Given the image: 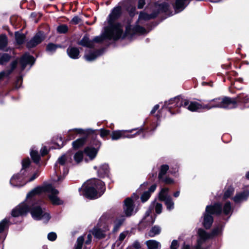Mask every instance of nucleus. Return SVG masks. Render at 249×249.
Instances as JSON below:
<instances>
[{
  "instance_id": "nucleus-29",
  "label": "nucleus",
  "mask_w": 249,
  "mask_h": 249,
  "mask_svg": "<svg viewBox=\"0 0 249 249\" xmlns=\"http://www.w3.org/2000/svg\"><path fill=\"white\" fill-rule=\"evenodd\" d=\"M222 209V212L224 213L225 215H228L229 214H231L232 212V209L231 206V203L230 201H227L225 203L223 207H222L221 205L219 203Z\"/></svg>"
},
{
  "instance_id": "nucleus-16",
  "label": "nucleus",
  "mask_w": 249,
  "mask_h": 249,
  "mask_svg": "<svg viewBox=\"0 0 249 249\" xmlns=\"http://www.w3.org/2000/svg\"><path fill=\"white\" fill-rule=\"evenodd\" d=\"M249 196V191H246L241 193L237 194L234 197L232 198L233 200L236 203H240L247 200Z\"/></svg>"
},
{
  "instance_id": "nucleus-37",
  "label": "nucleus",
  "mask_w": 249,
  "mask_h": 249,
  "mask_svg": "<svg viewBox=\"0 0 249 249\" xmlns=\"http://www.w3.org/2000/svg\"><path fill=\"white\" fill-rule=\"evenodd\" d=\"M30 155L32 160L35 163H38L39 162L40 160V156L36 150L32 149L30 152Z\"/></svg>"
},
{
  "instance_id": "nucleus-22",
  "label": "nucleus",
  "mask_w": 249,
  "mask_h": 249,
  "mask_svg": "<svg viewBox=\"0 0 249 249\" xmlns=\"http://www.w3.org/2000/svg\"><path fill=\"white\" fill-rule=\"evenodd\" d=\"M158 14V12H154L151 14H148L144 12H141L140 13L139 16L138 20L139 21L143 20H148L150 19H152L157 17Z\"/></svg>"
},
{
  "instance_id": "nucleus-56",
  "label": "nucleus",
  "mask_w": 249,
  "mask_h": 249,
  "mask_svg": "<svg viewBox=\"0 0 249 249\" xmlns=\"http://www.w3.org/2000/svg\"><path fill=\"white\" fill-rule=\"evenodd\" d=\"M22 77L20 76L17 78V81H16V88H19L20 87V85L22 83Z\"/></svg>"
},
{
  "instance_id": "nucleus-35",
  "label": "nucleus",
  "mask_w": 249,
  "mask_h": 249,
  "mask_svg": "<svg viewBox=\"0 0 249 249\" xmlns=\"http://www.w3.org/2000/svg\"><path fill=\"white\" fill-rule=\"evenodd\" d=\"M160 228L158 226L153 227L148 232L150 237H154L160 232Z\"/></svg>"
},
{
  "instance_id": "nucleus-7",
  "label": "nucleus",
  "mask_w": 249,
  "mask_h": 249,
  "mask_svg": "<svg viewBox=\"0 0 249 249\" xmlns=\"http://www.w3.org/2000/svg\"><path fill=\"white\" fill-rule=\"evenodd\" d=\"M222 213L221 206L218 203H214L213 205H208L203 214V220L202 224L206 229H210L211 227L213 218L212 214L219 215Z\"/></svg>"
},
{
  "instance_id": "nucleus-32",
  "label": "nucleus",
  "mask_w": 249,
  "mask_h": 249,
  "mask_svg": "<svg viewBox=\"0 0 249 249\" xmlns=\"http://www.w3.org/2000/svg\"><path fill=\"white\" fill-rule=\"evenodd\" d=\"M168 191L169 189L167 188L161 189L160 192L159 194V199L163 201L168 197H170V196L168 194Z\"/></svg>"
},
{
  "instance_id": "nucleus-8",
  "label": "nucleus",
  "mask_w": 249,
  "mask_h": 249,
  "mask_svg": "<svg viewBox=\"0 0 249 249\" xmlns=\"http://www.w3.org/2000/svg\"><path fill=\"white\" fill-rule=\"evenodd\" d=\"M70 162L69 158L67 154H64L58 159L54 166L55 172L58 176L56 181H61L68 173V164Z\"/></svg>"
},
{
  "instance_id": "nucleus-11",
  "label": "nucleus",
  "mask_w": 249,
  "mask_h": 249,
  "mask_svg": "<svg viewBox=\"0 0 249 249\" xmlns=\"http://www.w3.org/2000/svg\"><path fill=\"white\" fill-rule=\"evenodd\" d=\"M109 231V226L108 224H105L104 226L101 228L98 226L94 227L90 232L97 239L105 238L107 235V232Z\"/></svg>"
},
{
  "instance_id": "nucleus-24",
  "label": "nucleus",
  "mask_w": 249,
  "mask_h": 249,
  "mask_svg": "<svg viewBox=\"0 0 249 249\" xmlns=\"http://www.w3.org/2000/svg\"><path fill=\"white\" fill-rule=\"evenodd\" d=\"M18 64V61L15 60L13 61L11 64V69L8 70L3 71L0 72V80L4 77L8 76L13 71V70L16 68Z\"/></svg>"
},
{
  "instance_id": "nucleus-14",
  "label": "nucleus",
  "mask_w": 249,
  "mask_h": 249,
  "mask_svg": "<svg viewBox=\"0 0 249 249\" xmlns=\"http://www.w3.org/2000/svg\"><path fill=\"white\" fill-rule=\"evenodd\" d=\"M119 4H121L122 7L124 8L128 11L129 15L133 17L135 14L136 7L134 3L129 0H123L119 2Z\"/></svg>"
},
{
  "instance_id": "nucleus-43",
  "label": "nucleus",
  "mask_w": 249,
  "mask_h": 249,
  "mask_svg": "<svg viewBox=\"0 0 249 249\" xmlns=\"http://www.w3.org/2000/svg\"><path fill=\"white\" fill-rule=\"evenodd\" d=\"M105 38L109 39H113V38H109L107 36L105 35V28H104V32L103 34L100 36H97L94 37L93 40H92L94 42H100L102 41Z\"/></svg>"
},
{
  "instance_id": "nucleus-34",
  "label": "nucleus",
  "mask_w": 249,
  "mask_h": 249,
  "mask_svg": "<svg viewBox=\"0 0 249 249\" xmlns=\"http://www.w3.org/2000/svg\"><path fill=\"white\" fill-rule=\"evenodd\" d=\"M86 139L81 138L78 139L76 141L72 142V146L74 149H78L82 146L85 142Z\"/></svg>"
},
{
  "instance_id": "nucleus-38",
  "label": "nucleus",
  "mask_w": 249,
  "mask_h": 249,
  "mask_svg": "<svg viewBox=\"0 0 249 249\" xmlns=\"http://www.w3.org/2000/svg\"><path fill=\"white\" fill-rule=\"evenodd\" d=\"M153 206L155 210L156 213L157 214H160L162 210V205L161 203L157 202L156 201H154L152 202L151 207Z\"/></svg>"
},
{
  "instance_id": "nucleus-45",
  "label": "nucleus",
  "mask_w": 249,
  "mask_h": 249,
  "mask_svg": "<svg viewBox=\"0 0 249 249\" xmlns=\"http://www.w3.org/2000/svg\"><path fill=\"white\" fill-rule=\"evenodd\" d=\"M58 47H60V46L56 45L53 43H50L47 45L46 50L47 52L52 53L55 52L56 49Z\"/></svg>"
},
{
  "instance_id": "nucleus-20",
  "label": "nucleus",
  "mask_w": 249,
  "mask_h": 249,
  "mask_svg": "<svg viewBox=\"0 0 249 249\" xmlns=\"http://www.w3.org/2000/svg\"><path fill=\"white\" fill-rule=\"evenodd\" d=\"M103 50H99L91 52L89 54H86L85 55V59L88 61H92L95 60L98 56L102 55L103 53Z\"/></svg>"
},
{
  "instance_id": "nucleus-54",
  "label": "nucleus",
  "mask_w": 249,
  "mask_h": 249,
  "mask_svg": "<svg viewBox=\"0 0 249 249\" xmlns=\"http://www.w3.org/2000/svg\"><path fill=\"white\" fill-rule=\"evenodd\" d=\"M161 181L164 182L165 184H172L174 182V180L170 178H162V179Z\"/></svg>"
},
{
  "instance_id": "nucleus-49",
  "label": "nucleus",
  "mask_w": 249,
  "mask_h": 249,
  "mask_svg": "<svg viewBox=\"0 0 249 249\" xmlns=\"http://www.w3.org/2000/svg\"><path fill=\"white\" fill-rule=\"evenodd\" d=\"M134 31L136 33H140V34H144L146 33L145 29L140 26H136L134 28Z\"/></svg>"
},
{
  "instance_id": "nucleus-36",
  "label": "nucleus",
  "mask_w": 249,
  "mask_h": 249,
  "mask_svg": "<svg viewBox=\"0 0 249 249\" xmlns=\"http://www.w3.org/2000/svg\"><path fill=\"white\" fill-rule=\"evenodd\" d=\"M234 188L230 186L227 188H225L223 198L225 199L229 198L234 193Z\"/></svg>"
},
{
  "instance_id": "nucleus-61",
  "label": "nucleus",
  "mask_w": 249,
  "mask_h": 249,
  "mask_svg": "<svg viewBox=\"0 0 249 249\" xmlns=\"http://www.w3.org/2000/svg\"><path fill=\"white\" fill-rule=\"evenodd\" d=\"M159 108V105H155L154 107L153 108V109H152V110L151 111V114H154L158 109V108Z\"/></svg>"
},
{
  "instance_id": "nucleus-3",
  "label": "nucleus",
  "mask_w": 249,
  "mask_h": 249,
  "mask_svg": "<svg viewBox=\"0 0 249 249\" xmlns=\"http://www.w3.org/2000/svg\"><path fill=\"white\" fill-rule=\"evenodd\" d=\"M106 190L104 182L98 179H91L85 182L78 190L80 195L89 199L101 196Z\"/></svg>"
},
{
  "instance_id": "nucleus-12",
  "label": "nucleus",
  "mask_w": 249,
  "mask_h": 249,
  "mask_svg": "<svg viewBox=\"0 0 249 249\" xmlns=\"http://www.w3.org/2000/svg\"><path fill=\"white\" fill-rule=\"evenodd\" d=\"M45 38L44 34L41 32L37 33L31 40L27 42V47L32 48L40 43Z\"/></svg>"
},
{
  "instance_id": "nucleus-48",
  "label": "nucleus",
  "mask_w": 249,
  "mask_h": 249,
  "mask_svg": "<svg viewBox=\"0 0 249 249\" xmlns=\"http://www.w3.org/2000/svg\"><path fill=\"white\" fill-rule=\"evenodd\" d=\"M9 220L4 218L0 222V232L3 231L4 229L7 226Z\"/></svg>"
},
{
  "instance_id": "nucleus-1",
  "label": "nucleus",
  "mask_w": 249,
  "mask_h": 249,
  "mask_svg": "<svg viewBox=\"0 0 249 249\" xmlns=\"http://www.w3.org/2000/svg\"><path fill=\"white\" fill-rule=\"evenodd\" d=\"M43 193L48 194L49 198L53 204L61 205L63 203V201L57 196L58 191L50 184H44L42 186H37L31 191L27 195V200L12 210V215L18 217L26 214L30 211L32 216L35 220H41L45 223L47 222L51 218L48 211L36 203L33 204L31 208L29 202V200L32 196Z\"/></svg>"
},
{
  "instance_id": "nucleus-60",
  "label": "nucleus",
  "mask_w": 249,
  "mask_h": 249,
  "mask_svg": "<svg viewBox=\"0 0 249 249\" xmlns=\"http://www.w3.org/2000/svg\"><path fill=\"white\" fill-rule=\"evenodd\" d=\"M133 247L136 249H139L141 248V244L138 241H135L133 244Z\"/></svg>"
},
{
  "instance_id": "nucleus-40",
  "label": "nucleus",
  "mask_w": 249,
  "mask_h": 249,
  "mask_svg": "<svg viewBox=\"0 0 249 249\" xmlns=\"http://www.w3.org/2000/svg\"><path fill=\"white\" fill-rule=\"evenodd\" d=\"M166 206L167 209L169 211L173 210L174 208V203L171 197H168L163 201Z\"/></svg>"
},
{
  "instance_id": "nucleus-26",
  "label": "nucleus",
  "mask_w": 249,
  "mask_h": 249,
  "mask_svg": "<svg viewBox=\"0 0 249 249\" xmlns=\"http://www.w3.org/2000/svg\"><path fill=\"white\" fill-rule=\"evenodd\" d=\"M146 244L148 249H160L161 244L159 242L154 240H149L146 241Z\"/></svg>"
},
{
  "instance_id": "nucleus-28",
  "label": "nucleus",
  "mask_w": 249,
  "mask_h": 249,
  "mask_svg": "<svg viewBox=\"0 0 249 249\" xmlns=\"http://www.w3.org/2000/svg\"><path fill=\"white\" fill-rule=\"evenodd\" d=\"M125 218L124 216H122L119 218H117L114 222V225L112 231L113 232H117L121 225L123 224Z\"/></svg>"
},
{
  "instance_id": "nucleus-10",
  "label": "nucleus",
  "mask_w": 249,
  "mask_h": 249,
  "mask_svg": "<svg viewBox=\"0 0 249 249\" xmlns=\"http://www.w3.org/2000/svg\"><path fill=\"white\" fill-rule=\"evenodd\" d=\"M134 129H131L128 130H115L113 131L111 134V138L112 140H117L121 138H131L135 136L140 134L141 132H142V129H141L138 131L136 133H135L134 135H125V133L128 132L131 133Z\"/></svg>"
},
{
  "instance_id": "nucleus-58",
  "label": "nucleus",
  "mask_w": 249,
  "mask_h": 249,
  "mask_svg": "<svg viewBox=\"0 0 249 249\" xmlns=\"http://www.w3.org/2000/svg\"><path fill=\"white\" fill-rule=\"evenodd\" d=\"M40 153L42 156H44L48 153V150L46 147H42L40 150Z\"/></svg>"
},
{
  "instance_id": "nucleus-46",
  "label": "nucleus",
  "mask_w": 249,
  "mask_h": 249,
  "mask_svg": "<svg viewBox=\"0 0 249 249\" xmlns=\"http://www.w3.org/2000/svg\"><path fill=\"white\" fill-rule=\"evenodd\" d=\"M84 238L83 236L79 237L77 239L76 244L75 245V249H81Z\"/></svg>"
},
{
  "instance_id": "nucleus-23",
  "label": "nucleus",
  "mask_w": 249,
  "mask_h": 249,
  "mask_svg": "<svg viewBox=\"0 0 249 249\" xmlns=\"http://www.w3.org/2000/svg\"><path fill=\"white\" fill-rule=\"evenodd\" d=\"M157 188L156 184L152 185L147 191L144 192L141 196V200L142 202L146 201L150 197L152 193H153Z\"/></svg>"
},
{
  "instance_id": "nucleus-30",
  "label": "nucleus",
  "mask_w": 249,
  "mask_h": 249,
  "mask_svg": "<svg viewBox=\"0 0 249 249\" xmlns=\"http://www.w3.org/2000/svg\"><path fill=\"white\" fill-rule=\"evenodd\" d=\"M75 133L83 134L84 133V130L81 128H74L69 130L68 134V139L70 140L73 139L75 137Z\"/></svg>"
},
{
  "instance_id": "nucleus-33",
  "label": "nucleus",
  "mask_w": 249,
  "mask_h": 249,
  "mask_svg": "<svg viewBox=\"0 0 249 249\" xmlns=\"http://www.w3.org/2000/svg\"><path fill=\"white\" fill-rule=\"evenodd\" d=\"M8 44V39L5 35L0 36V50H5Z\"/></svg>"
},
{
  "instance_id": "nucleus-63",
  "label": "nucleus",
  "mask_w": 249,
  "mask_h": 249,
  "mask_svg": "<svg viewBox=\"0 0 249 249\" xmlns=\"http://www.w3.org/2000/svg\"><path fill=\"white\" fill-rule=\"evenodd\" d=\"M179 194H180L179 191H177L176 192H175V193L174 194V196L175 197H178V196H179Z\"/></svg>"
},
{
  "instance_id": "nucleus-15",
  "label": "nucleus",
  "mask_w": 249,
  "mask_h": 249,
  "mask_svg": "<svg viewBox=\"0 0 249 249\" xmlns=\"http://www.w3.org/2000/svg\"><path fill=\"white\" fill-rule=\"evenodd\" d=\"M35 61V60L33 56L29 55L28 53L24 54L20 60L22 70H23L28 64L30 65L31 67L34 63Z\"/></svg>"
},
{
  "instance_id": "nucleus-52",
  "label": "nucleus",
  "mask_w": 249,
  "mask_h": 249,
  "mask_svg": "<svg viewBox=\"0 0 249 249\" xmlns=\"http://www.w3.org/2000/svg\"><path fill=\"white\" fill-rule=\"evenodd\" d=\"M100 136L102 138H104V137L108 135L110 133L109 130H106V129H101L100 130Z\"/></svg>"
},
{
  "instance_id": "nucleus-50",
  "label": "nucleus",
  "mask_w": 249,
  "mask_h": 249,
  "mask_svg": "<svg viewBox=\"0 0 249 249\" xmlns=\"http://www.w3.org/2000/svg\"><path fill=\"white\" fill-rule=\"evenodd\" d=\"M128 231H124L121 232L119 236V241L120 242H122L125 239V238L128 235Z\"/></svg>"
},
{
  "instance_id": "nucleus-18",
  "label": "nucleus",
  "mask_w": 249,
  "mask_h": 249,
  "mask_svg": "<svg viewBox=\"0 0 249 249\" xmlns=\"http://www.w3.org/2000/svg\"><path fill=\"white\" fill-rule=\"evenodd\" d=\"M67 52L69 56L72 59H76L79 57L80 52L78 48L76 47L69 46L67 49Z\"/></svg>"
},
{
  "instance_id": "nucleus-51",
  "label": "nucleus",
  "mask_w": 249,
  "mask_h": 249,
  "mask_svg": "<svg viewBox=\"0 0 249 249\" xmlns=\"http://www.w3.org/2000/svg\"><path fill=\"white\" fill-rule=\"evenodd\" d=\"M56 234L54 232H50L49 233H48L47 236L48 240L51 241H54L56 239Z\"/></svg>"
},
{
  "instance_id": "nucleus-62",
  "label": "nucleus",
  "mask_w": 249,
  "mask_h": 249,
  "mask_svg": "<svg viewBox=\"0 0 249 249\" xmlns=\"http://www.w3.org/2000/svg\"><path fill=\"white\" fill-rule=\"evenodd\" d=\"M181 249H191L190 246L189 245L184 244L182 246Z\"/></svg>"
},
{
  "instance_id": "nucleus-19",
  "label": "nucleus",
  "mask_w": 249,
  "mask_h": 249,
  "mask_svg": "<svg viewBox=\"0 0 249 249\" xmlns=\"http://www.w3.org/2000/svg\"><path fill=\"white\" fill-rule=\"evenodd\" d=\"M151 210H148L146 211L144 217L142 218L141 222V224L148 226L153 224L155 221V218H153L150 215Z\"/></svg>"
},
{
  "instance_id": "nucleus-25",
  "label": "nucleus",
  "mask_w": 249,
  "mask_h": 249,
  "mask_svg": "<svg viewBox=\"0 0 249 249\" xmlns=\"http://www.w3.org/2000/svg\"><path fill=\"white\" fill-rule=\"evenodd\" d=\"M236 101V107L237 103L246 104L249 103V95L245 94L244 93L239 94L236 98H232Z\"/></svg>"
},
{
  "instance_id": "nucleus-6",
  "label": "nucleus",
  "mask_w": 249,
  "mask_h": 249,
  "mask_svg": "<svg viewBox=\"0 0 249 249\" xmlns=\"http://www.w3.org/2000/svg\"><path fill=\"white\" fill-rule=\"evenodd\" d=\"M198 103L183 99L180 96H177L166 101L163 107L168 108L169 111L172 108L184 107L191 111H196V107H199Z\"/></svg>"
},
{
  "instance_id": "nucleus-31",
  "label": "nucleus",
  "mask_w": 249,
  "mask_h": 249,
  "mask_svg": "<svg viewBox=\"0 0 249 249\" xmlns=\"http://www.w3.org/2000/svg\"><path fill=\"white\" fill-rule=\"evenodd\" d=\"M25 35L22 33L19 32L15 33V40L16 43L18 45L23 44L25 41Z\"/></svg>"
},
{
  "instance_id": "nucleus-13",
  "label": "nucleus",
  "mask_w": 249,
  "mask_h": 249,
  "mask_svg": "<svg viewBox=\"0 0 249 249\" xmlns=\"http://www.w3.org/2000/svg\"><path fill=\"white\" fill-rule=\"evenodd\" d=\"M134 208L132 199L131 197L126 198L124 201V211L126 216H130L135 213Z\"/></svg>"
},
{
  "instance_id": "nucleus-53",
  "label": "nucleus",
  "mask_w": 249,
  "mask_h": 249,
  "mask_svg": "<svg viewBox=\"0 0 249 249\" xmlns=\"http://www.w3.org/2000/svg\"><path fill=\"white\" fill-rule=\"evenodd\" d=\"M81 21V18L78 16L74 17L71 20V22L74 24H78Z\"/></svg>"
},
{
  "instance_id": "nucleus-57",
  "label": "nucleus",
  "mask_w": 249,
  "mask_h": 249,
  "mask_svg": "<svg viewBox=\"0 0 249 249\" xmlns=\"http://www.w3.org/2000/svg\"><path fill=\"white\" fill-rule=\"evenodd\" d=\"M145 4V0H139L138 8L139 9H142Z\"/></svg>"
},
{
  "instance_id": "nucleus-64",
  "label": "nucleus",
  "mask_w": 249,
  "mask_h": 249,
  "mask_svg": "<svg viewBox=\"0 0 249 249\" xmlns=\"http://www.w3.org/2000/svg\"><path fill=\"white\" fill-rule=\"evenodd\" d=\"M246 176L247 178L249 179V171L247 173Z\"/></svg>"
},
{
  "instance_id": "nucleus-5",
  "label": "nucleus",
  "mask_w": 249,
  "mask_h": 249,
  "mask_svg": "<svg viewBox=\"0 0 249 249\" xmlns=\"http://www.w3.org/2000/svg\"><path fill=\"white\" fill-rule=\"evenodd\" d=\"M30 160L29 158L24 159L22 162V169L20 173L14 175L10 180V183L12 185L15 187H21L24 185L27 182L33 181L37 177L36 173H34L32 176L28 180H24L25 172L27 168L30 164Z\"/></svg>"
},
{
  "instance_id": "nucleus-47",
  "label": "nucleus",
  "mask_w": 249,
  "mask_h": 249,
  "mask_svg": "<svg viewBox=\"0 0 249 249\" xmlns=\"http://www.w3.org/2000/svg\"><path fill=\"white\" fill-rule=\"evenodd\" d=\"M10 59V56L6 53L3 54L0 57V65H3L8 61H9Z\"/></svg>"
},
{
  "instance_id": "nucleus-21",
  "label": "nucleus",
  "mask_w": 249,
  "mask_h": 249,
  "mask_svg": "<svg viewBox=\"0 0 249 249\" xmlns=\"http://www.w3.org/2000/svg\"><path fill=\"white\" fill-rule=\"evenodd\" d=\"M84 152L90 160H92L96 157L98 153V149L94 147H87L85 148Z\"/></svg>"
},
{
  "instance_id": "nucleus-55",
  "label": "nucleus",
  "mask_w": 249,
  "mask_h": 249,
  "mask_svg": "<svg viewBox=\"0 0 249 249\" xmlns=\"http://www.w3.org/2000/svg\"><path fill=\"white\" fill-rule=\"evenodd\" d=\"M178 247V242L176 240H174L171 245L170 249H177Z\"/></svg>"
},
{
  "instance_id": "nucleus-4",
  "label": "nucleus",
  "mask_w": 249,
  "mask_h": 249,
  "mask_svg": "<svg viewBox=\"0 0 249 249\" xmlns=\"http://www.w3.org/2000/svg\"><path fill=\"white\" fill-rule=\"evenodd\" d=\"M199 107H196V111L203 109L209 110L213 108H223L231 109L236 107V101L232 98L225 97L223 98H215L211 100L208 104L202 105L198 103Z\"/></svg>"
},
{
  "instance_id": "nucleus-2",
  "label": "nucleus",
  "mask_w": 249,
  "mask_h": 249,
  "mask_svg": "<svg viewBox=\"0 0 249 249\" xmlns=\"http://www.w3.org/2000/svg\"><path fill=\"white\" fill-rule=\"evenodd\" d=\"M122 6L118 4L114 7L108 16L107 20L108 26L105 27V35L109 38L113 40L119 39L123 33V29L122 25L119 23H114L119 19L122 14Z\"/></svg>"
},
{
  "instance_id": "nucleus-39",
  "label": "nucleus",
  "mask_w": 249,
  "mask_h": 249,
  "mask_svg": "<svg viewBox=\"0 0 249 249\" xmlns=\"http://www.w3.org/2000/svg\"><path fill=\"white\" fill-rule=\"evenodd\" d=\"M169 170V166L167 165H162L161 166L160 172L159 174V178L160 180L162 179V178L166 174Z\"/></svg>"
},
{
  "instance_id": "nucleus-42",
  "label": "nucleus",
  "mask_w": 249,
  "mask_h": 249,
  "mask_svg": "<svg viewBox=\"0 0 249 249\" xmlns=\"http://www.w3.org/2000/svg\"><path fill=\"white\" fill-rule=\"evenodd\" d=\"M68 31V27L65 24H61L57 27V32L59 34H65Z\"/></svg>"
},
{
  "instance_id": "nucleus-41",
  "label": "nucleus",
  "mask_w": 249,
  "mask_h": 249,
  "mask_svg": "<svg viewBox=\"0 0 249 249\" xmlns=\"http://www.w3.org/2000/svg\"><path fill=\"white\" fill-rule=\"evenodd\" d=\"M73 158L77 163L80 162L83 159V153L80 151L77 152L74 154Z\"/></svg>"
},
{
  "instance_id": "nucleus-17",
  "label": "nucleus",
  "mask_w": 249,
  "mask_h": 249,
  "mask_svg": "<svg viewBox=\"0 0 249 249\" xmlns=\"http://www.w3.org/2000/svg\"><path fill=\"white\" fill-rule=\"evenodd\" d=\"M94 169L97 170L98 176L101 178L108 176L109 172L108 165L106 163L101 165L98 169L97 166H94Z\"/></svg>"
},
{
  "instance_id": "nucleus-44",
  "label": "nucleus",
  "mask_w": 249,
  "mask_h": 249,
  "mask_svg": "<svg viewBox=\"0 0 249 249\" xmlns=\"http://www.w3.org/2000/svg\"><path fill=\"white\" fill-rule=\"evenodd\" d=\"M222 229V225H219L213 229L212 233L210 234L212 235V236L217 235L221 232Z\"/></svg>"
},
{
  "instance_id": "nucleus-59",
  "label": "nucleus",
  "mask_w": 249,
  "mask_h": 249,
  "mask_svg": "<svg viewBox=\"0 0 249 249\" xmlns=\"http://www.w3.org/2000/svg\"><path fill=\"white\" fill-rule=\"evenodd\" d=\"M92 239V235L91 233H89L87 235V240L86 241L85 243L86 244H89L90 243Z\"/></svg>"
},
{
  "instance_id": "nucleus-9",
  "label": "nucleus",
  "mask_w": 249,
  "mask_h": 249,
  "mask_svg": "<svg viewBox=\"0 0 249 249\" xmlns=\"http://www.w3.org/2000/svg\"><path fill=\"white\" fill-rule=\"evenodd\" d=\"M212 237V235L204 230L199 229L197 231V243L194 249H206L204 245Z\"/></svg>"
},
{
  "instance_id": "nucleus-27",
  "label": "nucleus",
  "mask_w": 249,
  "mask_h": 249,
  "mask_svg": "<svg viewBox=\"0 0 249 249\" xmlns=\"http://www.w3.org/2000/svg\"><path fill=\"white\" fill-rule=\"evenodd\" d=\"M78 44L84 47L92 48L93 46V41L89 40L88 37L84 36L83 38L79 42Z\"/></svg>"
}]
</instances>
